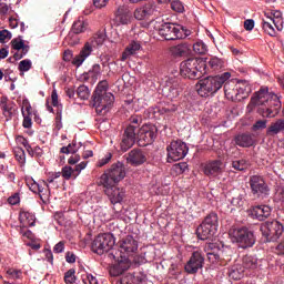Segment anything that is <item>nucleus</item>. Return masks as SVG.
I'll list each match as a JSON object with an SVG mask.
<instances>
[{"label": "nucleus", "instance_id": "f257e3e1", "mask_svg": "<svg viewBox=\"0 0 284 284\" xmlns=\"http://www.w3.org/2000/svg\"><path fill=\"white\" fill-rule=\"evenodd\" d=\"M159 129L154 124H144L136 130L135 125H128L122 135L120 149L122 152H128L136 142L140 148H148L156 141Z\"/></svg>", "mask_w": 284, "mask_h": 284}, {"label": "nucleus", "instance_id": "f03ea898", "mask_svg": "<svg viewBox=\"0 0 284 284\" xmlns=\"http://www.w3.org/2000/svg\"><path fill=\"white\" fill-rule=\"evenodd\" d=\"M281 100H278L277 94L270 93L267 88H261L254 93V97L251 98L247 110L252 112V110L257 106V112L261 116L274 119V116L281 112Z\"/></svg>", "mask_w": 284, "mask_h": 284}, {"label": "nucleus", "instance_id": "7ed1b4c3", "mask_svg": "<svg viewBox=\"0 0 284 284\" xmlns=\"http://www.w3.org/2000/svg\"><path fill=\"white\" fill-rule=\"evenodd\" d=\"M150 26L159 33L165 41H179V39H187L192 31L185 27L172 22L163 21V18H156L150 22Z\"/></svg>", "mask_w": 284, "mask_h": 284}, {"label": "nucleus", "instance_id": "20e7f679", "mask_svg": "<svg viewBox=\"0 0 284 284\" xmlns=\"http://www.w3.org/2000/svg\"><path fill=\"white\" fill-rule=\"evenodd\" d=\"M231 77H232V73L224 72L221 75H215V77L210 75L202 80H199L196 84L197 94H200L203 98H207V97H212V94H216V92L223 88V83H225V81H229Z\"/></svg>", "mask_w": 284, "mask_h": 284}, {"label": "nucleus", "instance_id": "39448f33", "mask_svg": "<svg viewBox=\"0 0 284 284\" xmlns=\"http://www.w3.org/2000/svg\"><path fill=\"white\" fill-rule=\"evenodd\" d=\"M180 74L184 79H201L203 74H207V62L201 58H189L181 62Z\"/></svg>", "mask_w": 284, "mask_h": 284}, {"label": "nucleus", "instance_id": "423d86ee", "mask_svg": "<svg viewBox=\"0 0 284 284\" xmlns=\"http://www.w3.org/2000/svg\"><path fill=\"white\" fill-rule=\"evenodd\" d=\"M123 179H125V164L116 162L104 171L98 184L102 185V187H114V185H119Z\"/></svg>", "mask_w": 284, "mask_h": 284}, {"label": "nucleus", "instance_id": "0eeeda50", "mask_svg": "<svg viewBox=\"0 0 284 284\" xmlns=\"http://www.w3.org/2000/svg\"><path fill=\"white\" fill-rule=\"evenodd\" d=\"M229 236L231 237V241L237 243L239 247H242V250L254 247V244L256 243L254 231L245 226L231 229L229 231Z\"/></svg>", "mask_w": 284, "mask_h": 284}, {"label": "nucleus", "instance_id": "6e6552de", "mask_svg": "<svg viewBox=\"0 0 284 284\" xmlns=\"http://www.w3.org/2000/svg\"><path fill=\"white\" fill-rule=\"evenodd\" d=\"M216 232H219V215L216 213L206 215L196 229L197 239L201 241L212 239Z\"/></svg>", "mask_w": 284, "mask_h": 284}, {"label": "nucleus", "instance_id": "1a4fd4ad", "mask_svg": "<svg viewBox=\"0 0 284 284\" xmlns=\"http://www.w3.org/2000/svg\"><path fill=\"white\" fill-rule=\"evenodd\" d=\"M260 230L262 236L265 239V243H274V241H278V237L283 234V224L276 220L266 221L261 224Z\"/></svg>", "mask_w": 284, "mask_h": 284}, {"label": "nucleus", "instance_id": "9d476101", "mask_svg": "<svg viewBox=\"0 0 284 284\" xmlns=\"http://www.w3.org/2000/svg\"><path fill=\"white\" fill-rule=\"evenodd\" d=\"M114 247V236L110 233L99 234L91 244V250L94 254H105Z\"/></svg>", "mask_w": 284, "mask_h": 284}, {"label": "nucleus", "instance_id": "9b49d317", "mask_svg": "<svg viewBox=\"0 0 284 284\" xmlns=\"http://www.w3.org/2000/svg\"><path fill=\"white\" fill-rule=\"evenodd\" d=\"M93 108H95L97 114L103 115L110 111L112 103H114V94H93Z\"/></svg>", "mask_w": 284, "mask_h": 284}, {"label": "nucleus", "instance_id": "f8f14e48", "mask_svg": "<svg viewBox=\"0 0 284 284\" xmlns=\"http://www.w3.org/2000/svg\"><path fill=\"white\" fill-rule=\"evenodd\" d=\"M166 150L169 163L171 161H181V159H185L189 152L187 144L181 140L172 141Z\"/></svg>", "mask_w": 284, "mask_h": 284}, {"label": "nucleus", "instance_id": "ddd939ff", "mask_svg": "<svg viewBox=\"0 0 284 284\" xmlns=\"http://www.w3.org/2000/svg\"><path fill=\"white\" fill-rule=\"evenodd\" d=\"M119 247L121 258H125V256H133V254L139 252V241H136L132 235H126L119 241Z\"/></svg>", "mask_w": 284, "mask_h": 284}, {"label": "nucleus", "instance_id": "4468645a", "mask_svg": "<svg viewBox=\"0 0 284 284\" xmlns=\"http://www.w3.org/2000/svg\"><path fill=\"white\" fill-rule=\"evenodd\" d=\"M203 265H205L203 253L194 251L184 266V272L186 274H199V270H203Z\"/></svg>", "mask_w": 284, "mask_h": 284}, {"label": "nucleus", "instance_id": "2eb2a0df", "mask_svg": "<svg viewBox=\"0 0 284 284\" xmlns=\"http://www.w3.org/2000/svg\"><path fill=\"white\" fill-rule=\"evenodd\" d=\"M250 186L252 194L257 196V199H263L270 195V187L265 183V180L258 175H253L250 178Z\"/></svg>", "mask_w": 284, "mask_h": 284}, {"label": "nucleus", "instance_id": "dca6fc26", "mask_svg": "<svg viewBox=\"0 0 284 284\" xmlns=\"http://www.w3.org/2000/svg\"><path fill=\"white\" fill-rule=\"evenodd\" d=\"M205 176L210 179H216V176H221L225 172V163L221 160H212L209 161L203 169Z\"/></svg>", "mask_w": 284, "mask_h": 284}, {"label": "nucleus", "instance_id": "f3484780", "mask_svg": "<svg viewBox=\"0 0 284 284\" xmlns=\"http://www.w3.org/2000/svg\"><path fill=\"white\" fill-rule=\"evenodd\" d=\"M156 6L153 3H146L142 8H139L134 11V17L138 21H143L150 19V17H156Z\"/></svg>", "mask_w": 284, "mask_h": 284}, {"label": "nucleus", "instance_id": "a211bd4d", "mask_svg": "<svg viewBox=\"0 0 284 284\" xmlns=\"http://www.w3.org/2000/svg\"><path fill=\"white\" fill-rule=\"evenodd\" d=\"M126 161L128 163H130V165L139 168V165H143V163L148 161V156L145 155V152H143V150L133 149L129 152Z\"/></svg>", "mask_w": 284, "mask_h": 284}, {"label": "nucleus", "instance_id": "6ab92c4d", "mask_svg": "<svg viewBox=\"0 0 284 284\" xmlns=\"http://www.w3.org/2000/svg\"><path fill=\"white\" fill-rule=\"evenodd\" d=\"M248 214L252 219H256V221H265V219L272 215V207L267 205L253 206L250 209Z\"/></svg>", "mask_w": 284, "mask_h": 284}, {"label": "nucleus", "instance_id": "aec40b11", "mask_svg": "<svg viewBox=\"0 0 284 284\" xmlns=\"http://www.w3.org/2000/svg\"><path fill=\"white\" fill-rule=\"evenodd\" d=\"M104 187V192L106 194V196L110 199L111 203L116 204V203H121V201H123V199H125V191H123V189H119L116 187V185L113 186H103Z\"/></svg>", "mask_w": 284, "mask_h": 284}, {"label": "nucleus", "instance_id": "412c9836", "mask_svg": "<svg viewBox=\"0 0 284 284\" xmlns=\"http://www.w3.org/2000/svg\"><path fill=\"white\" fill-rule=\"evenodd\" d=\"M88 166V162H81L80 164L75 165L74 169H72V166H63L62 168V172H60L63 176V179H65L67 181H70V179H77V176H79V174H81L82 170H85V168Z\"/></svg>", "mask_w": 284, "mask_h": 284}, {"label": "nucleus", "instance_id": "4be33fe9", "mask_svg": "<svg viewBox=\"0 0 284 284\" xmlns=\"http://www.w3.org/2000/svg\"><path fill=\"white\" fill-rule=\"evenodd\" d=\"M224 85V94L229 101H236V95L239 94L237 88H239V81L236 80H231V81H225L223 83Z\"/></svg>", "mask_w": 284, "mask_h": 284}, {"label": "nucleus", "instance_id": "5701e85b", "mask_svg": "<svg viewBox=\"0 0 284 284\" xmlns=\"http://www.w3.org/2000/svg\"><path fill=\"white\" fill-rule=\"evenodd\" d=\"M90 54H92V45L87 42L80 53L73 58L72 64L77 68H81V65H83V61H85Z\"/></svg>", "mask_w": 284, "mask_h": 284}, {"label": "nucleus", "instance_id": "b1692460", "mask_svg": "<svg viewBox=\"0 0 284 284\" xmlns=\"http://www.w3.org/2000/svg\"><path fill=\"white\" fill-rule=\"evenodd\" d=\"M19 221L22 227H34L37 217L34 216V213L21 209L19 213Z\"/></svg>", "mask_w": 284, "mask_h": 284}, {"label": "nucleus", "instance_id": "393cba45", "mask_svg": "<svg viewBox=\"0 0 284 284\" xmlns=\"http://www.w3.org/2000/svg\"><path fill=\"white\" fill-rule=\"evenodd\" d=\"M234 141L239 148H252L254 145V135L252 133H241L235 135Z\"/></svg>", "mask_w": 284, "mask_h": 284}, {"label": "nucleus", "instance_id": "a878e982", "mask_svg": "<svg viewBox=\"0 0 284 284\" xmlns=\"http://www.w3.org/2000/svg\"><path fill=\"white\" fill-rule=\"evenodd\" d=\"M221 254H223V251H221L215 243H211L206 246V256L210 263H219V261H221Z\"/></svg>", "mask_w": 284, "mask_h": 284}, {"label": "nucleus", "instance_id": "bb28decb", "mask_svg": "<svg viewBox=\"0 0 284 284\" xmlns=\"http://www.w3.org/2000/svg\"><path fill=\"white\" fill-rule=\"evenodd\" d=\"M236 101H243L252 93V87L246 81H237Z\"/></svg>", "mask_w": 284, "mask_h": 284}, {"label": "nucleus", "instance_id": "cd10ccee", "mask_svg": "<svg viewBox=\"0 0 284 284\" xmlns=\"http://www.w3.org/2000/svg\"><path fill=\"white\" fill-rule=\"evenodd\" d=\"M139 50H141V43L132 41L122 52L121 61H128V59H130V57H134Z\"/></svg>", "mask_w": 284, "mask_h": 284}, {"label": "nucleus", "instance_id": "c85d7f7f", "mask_svg": "<svg viewBox=\"0 0 284 284\" xmlns=\"http://www.w3.org/2000/svg\"><path fill=\"white\" fill-rule=\"evenodd\" d=\"M128 270H130V262H128V260L124 258V261L121 260L116 265L111 267L109 273L110 276H121V274L128 272Z\"/></svg>", "mask_w": 284, "mask_h": 284}, {"label": "nucleus", "instance_id": "c756f323", "mask_svg": "<svg viewBox=\"0 0 284 284\" xmlns=\"http://www.w3.org/2000/svg\"><path fill=\"white\" fill-rule=\"evenodd\" d=\"M284 131V119H278L273 122L266 130L267 136H276V134H281Z\"/></svg>", "mask_w": 284, "mask_h": 284}, {"label": "nucleus", "instance_id": "7c9ffc66", "mask_svg": "<svg viewBox=\"0 0 284 284\" xmlns=\"http://www.w3.org/2000/svg\"><path fill=\"white\" fill-rule=\"evenodd\" d=\"M244 270H256L258 267V257L256 255H245L242 258Z\"/></svg>", "mask_w": 284, "mask_h": 284}, {"label": "nucleus", "instance_id": "2f4dec72", "mask_svg": "<svg viewBox=\"0 0 284 284\" xmlns=\"http://www.w3.org/2000/svg\"><path fill=\"white\" fill-rule=\"evenodd\" d=\"M171 53L173 54V57H185V55L190 54V44L180 43L175 47H172Z\"/></svg>", "mask_w": 284, "mask_h": 284}, {"label": "nucleus", "instance_id": "473e14b6", "mask_svg": "<svg viewBox=\"0 0 284 284\" xmlns=\"http://www.w3.org/2000/svg\"><path fill=\"white\" fill-rule=\"evenodd\" d=\"M225 62L219 58H211L206 63L207 70H212V72H219V70H223Z\"/></svg>", "mask_w": 284, "mask_h": 284}, {"label": "nucleus", "instance_id": "72a5a7b5", "mask_svg": "<svg viewBox=\"0 0 284 284\" xmlns=\"http://www.w3.org/2000/svg\"><path fill=\"white\" fill-rule=\"evenodd\" d=\"M244 272H245V268L236 264L230 268L229 276L230 278H233V281H241V278H243Z\"/></svg>", "mask_w": 284, "mask_h": 284}, {"label": "nucleus", "instance_id": "f704fd0d", "mask_svg": "<svg viewBox=\"0 0 284 284\" xmlns=\"http://www.w3.org/2000/svg\"><path fill=\"white\" fill-rule=\"evenodd\" d=\"M116 21L122 26H128V23H130V13L125 12V7L118 8Z\"/></svg>", "mask_w": 284, "mask_h": 284}, {"label": "nucleus", "instance_id": "c9c22d12", "mask_svg": "<svg viewBox=\"0 0 284 284\" xmlns=\"http://www.w3.org/2000/svg\"><path fill=\"white\" fill-rule=\"evenodd\" d=\"M85 30H88V22H85L81 19L73 22L72 28H71V32H73V34H81V33L85 32Z\"/></svg>", "mask_w": 284, "mask_h": 284}, {"label": "nucleus", "instance_id": "e433bc0d", "mask_svg": "<svg viewBox=\"0 0 284 284\" xmlns=\"http://www.w3.org/2000/svg\"><path fill=\"white\" fill-rule=\"evenodd\" d=\"M77 95L79 99H82V101H88L90 99V89L82 84L77 89Z\"/></svg>", "mask_w": 284, "mask_h": 284}, {"label": "nucleus", "instance_id": "4c0bfd02", "mask_svg": "<svg viewBox=\"0 0 284 284\" xmlns=\"http://www.w3.org/2000/svg\"><path fill=\"white\" fill-rule=\"evenodd\" d=\"M193 52L195 54H206L207 53V44L203 41H197L193 44Z\"/></svg>", "mask_w": 284, "mask_h": 284}, {"label": "nucleus", "instance_id": "58836bf2", "mask_svg": "<svg viewBox=\"0 0 284 284\" xmlns=\"http://www.w3.org/2000/svg\"><path fill=\"white\" fill-rule=\"evenodd\" d=\"M1 108L4 116H7V119H12V105L8 104V98H2Z\"/></svg>", "mask_w": 284, "mask_h": 284}, {"label": "nucleus", "instance_id": "ea45409f", "mask_svg": "<svg viewBox=\"0 0 284 284\" xmlns=\"http://www.w3.org/2000/svg\"><path fill=\"white\" fill-rule=\"evenodd\" d=\"M77 271L74 268H70L64 273V283L65 284H74L77 283Z\"/></svg>", "mask_w": 284, "mask_h": 284}, {"label": "nucleus", "instance_id": "a19ab883", "mask_svg": "<svg viewBox=\"0 0 284 284\" xmlns=\"http://www.w3.org/2000/svg\"><path fill=\"white\" fill-rule=\"evenodd\" d=\"M262 28L264 32H266V34H268L270 37H276V29H274V26L272 24V22L263 20Z\"/></svg>", "mask_w": 284, "mask_h": 284}, {"label": "nucleus", "instance_id": "79ce46f5", "mask_svg": "<svg viewBox=\"0 0 284 284\" xmlns=\"http://www.w3.org/2000/svg\"><path fill=\"white\" fill-rule=\"evenodd\" d=\"M14 156L21 168H23V165H26V151L21 148H17L14 150Z\"/></svg>", "mask_w": 284, "mask_h": 284}, {"label": "nucleus", "instance_id": "37998d69", "mask_svg": "<svg viewBox=\"0 0 284 284\" xmlns=\"http://www.w3.org/2000/svg\"><path fill=\"white\" fill-rule=\"evenodd\" d=\"M105 42V32H97L92 38V45H103Z\"/></svg>", "mask_w": 284, "mask_h": 284}, {"label": "nucleus", "instance_id": "c03bdc74", "mask_svg": "<svg viewBox=\"0 0 284 284\" xmlns=\"http://www.w3.org/2000/svg\"><path fill=\"white\" fill-rule=\"evenodd\" d=\"M247 161L246 160H235L232 162L233 170H237L239 172H243V170H247Z\"/></svg>", "mask_w": 284, "mask_h": 284}, {"label": "nucleus", "instance_id": "a18cd8bd", "mask_svg": "<svg viewBox=\"0 0 284 284\" xmlns=\"http://www.w3.org/2000/svg\"><path fill=\"white\" fill-rule=\"evenodd\" d=\"M18 70L20 72H29V70H32V61L30 59L20 61Z\"/></svg>", "mask_w": 284, "mask_h": 284}, {"label": "nucleus", "instance_id": "49530a36", "mask_svg": "<svg viewBox=\"0 0 284 284\" xmlns=\"http://www.w3.org/2000/svg\"><path fill=\"white\" fill-rule=\"evenodd\" d=\"M93 94H111L110 92H108V81L99 82Z\"/></svg>", "mask_w": 284, "mask_h": 284}, {"label": "nucleus", "instance_id": "de8ad7c7", "mask_svg": "<svg viewBox=\"0 0 284 284\" xmlns=\"http://www.w3.org/2000/svg\"><path fill=\"white\" fill-rule=\"evenodd\" d=\"M77 143L72 142V144H69L68 146H62L60 149L61 154H77Z\"/></svg>", "mask_w": 284, "mask_h": 284}, {"label": "nucleus", "instance_id": "09e8293b", "mask_svg": "<svg viewBox=\"0 0 284 284\" xmlns=\"http://www.w3.org/2000/svg\"><path fill=\"white\" fill-rule=\"evenodd\" d=\"M171 10L174 12L183 13L185 12V7L183 6V2L181 0H175L171 2Z\"/></svg>", "mask_w": 284, "mask_h": 284}, {"label": "nucleus", "instance_id": "8fccbe9b", "mask_svg": "<svg viewBox=\"0 0 284 284\" xmlns=\"http://www.w3.org/2000/svg\"><path fill=\"white\" fill-rule=\"evenodd\" d=\"M21 113L23 116L22 126L27 130H30V128H32V115L26 114V111L23 109H21Z\"/></svg>", "mask_w": 284, "mask_h": 284}, {"label": "nucleus", "instance_id": "3c124183", "mask_svg": "<svg viewBox=\"0 0 284 284\" xmlns=\"http://www.w3.org/2000/svg\"><path fill=\"white\" fill-rule=\"evenodd\" d=\"M231 203L232 205H234V207H243V205H245V197L243 196V194H240L233 197Z\"/></svg>", "mask_w": 284, "mask_h": 284}, {"label": "nucleus", "instance_id": "603ef678", "mask_svg": "<svg viewBox=\"0 0 284 284\" xmlns=\"http://www.w3.org/2000/svg\"><path fill=\"white\" fill-rule=\"evenodd\" d=\"M26 42H23V39H21V37L19 38H14L13 40H11V48L13 50H21V48H23Z\"/></svg>", "mask_w": 284, "mask_h": 284}, {"label": "nucleus", "instance_id": "864d4df0", "mask_svg": "<svg viewBox=\"0 0 284 284\" xmlns=\"http://www.w3.org/2000/svg\"><path fill=\"white\" fill-rule=\"evenodd\" d=\"M51 103L53 108H58V110H62V105L59 104V94L57 93V90H53L51 93Z\"/></svg>", "mask_w": 284, "mask_h": 284}, {"label": "nucleus", "instance_id": "5fc2aeb1", "mask_svg": "<svg viewBox=\"0 0 284 284\" xmlns=\"http://www.w3.org/2000/svg\"><path fill=\"white\" fill-rule=\"evenodd\" d=\"M265 128H267V120H258L253 124L252 130L256 132L258 130H265Z\"/></svg>", "mask_w": 284, "mask_h": 284}, {"label": "nucleus", "instance_id": "6e6d98bb", "mask_svg": "<svg viewBox=\"0 0 284 284\" xmlns=\"http://www.w3.org/2000/svg\"><path fill=\"white\" fill-rule=\"evenodd\" d=\"M267 19H270V21H272L273 26H275L276 30H278V32L283 31V20L282 19H274L272 18V16H267Z\"/></svg>", "mask_w": 284, "mask_h": 284}, {"label": "nucleus", "instance_id": "4d7b16f0", "mask_svg": "<svg viewBox=\"0 0 284 284\" xmlns=\"http://www.w3.org/2000/svg\"><path fill=\"white\" fill-rule=\"evenodd\" d=\"M6 39L10 41V39H12V33L8 30L0 31V43H6Z\"/></svg>", "mask_w": 284, "mask_h": 284}, {"label": "nucleus", "instance_id": "13d9d810", "mask_svg": "<svg viewBox=\"0 0 284 284\" xmlns=\"http://www.w3.org/2000/svg\"><path fill=\"white\" fill-rule=\"evenodd\" d=\"M8 203L10 205H18V203H21V197L19 196V193H14L13 195L9 196Z\"/></svg>", "mask_w": 284, "mask_h": 284}, {"label": "nucleus", "instance_id": "bf43d9fd", "mask_svg": "<svg viewBox=\"0 0 284 284\" xmlns=\"http://www.w3.org/2000/svg\"><path fill=\"white\" fill-rule=\"evenodd\" d=\"M22 110L26 112V114L32 115V105H30V101L28 100L22 101Z\"/></svg>", "mask_w": 284, "mask_h": 284}, {"label": "nucleus", "instance_id": "052dcab7", "mask_svg": "<svg viewBox=\"0 0 284 284\" xmlns=\"http://www.w3.org/2000/svg\"><path fill=\"white\" fill-rule=\"evenodd\" d=\"M63 250H65V242H63V241H60L53 247L54 254H61V253H63Z\"/></svg>", "mask_w": 284, "mask_h": 284}, {"label": "nucleus", "instance_id": "680f3d73", "mask_svg": "<svg viewBox=\"0 0 284 284\" xmlns=\"http://www.w3.org/2000/svg\"><path fill=\"white\" fill-rule=\"evenodd\" d=\"M82 282L84 284H99V281L92 274H87V276L82 278Z\"/></svg>", "mask_w": 284, "mask_h": 284}, {"label": "nucleus", "instance_id": "e2e57ef3", "mask_svg": "<svg viewBox=\"0 0 284 284\" xmlns=\"http://www.w3.org/2000/svg\"><path fill=\"white\" fill-rule=\"evenodd\" d=\"M16 141L18 143H20L21 145H23V148H26V150H30V143L28 142V140L26 138H23L22 135H18L16 138Z\"/></svg>", "mask_w": 284, "mask_h": 284}, {"label": "nucleus", "instance_id": "0e129e2a", "mask_svg": "<svg viewBox=\"0 0 284 284\" xmlns=\"http://www.w3.org/2000/svg\"><path fill=\"white\" fill-rule=\"evenodd\" d=\"M10 6L6 2H0V17H6L8 12L10 11Z\"/></svg>", "mask_w": 284, "mask_h": 284}, {"label": "nucleus", "instance_id": "69168bd1", "mask_svg": "<svg viewBox=\"0 0 284 284\" xmlns=\"http://www.w3.org/2000/svg\"><path fill=\"white\" fill-rule=\"evenodd\" d=\"M61 112H62V110L58 109L57 113H55V128H57V130H61V128H63V125L61 124Z\"/></svg>", "mask_w": 284, "mask_h": 284}, {"label": "nucleus", "instance_id": "338daca9", "mask_svg": "<svg viewBox=\"0 0 284 284\" xmlns=\"http://www.w3.org/2000/svg\"><path fill=\"white\" fill-rule=\"evenodd\" d=\"M65 261L67 263H77V255L72 252H67Z\"/></svg>", "mask_w": 284, "mask_h": 284}, {"label": "nucleus", "instance_id": "774afa93", "mask_svg": "<svg viewBox=\"0 0 284 284\" xmlns=\"http://www.w3.org/2000/svg\"><path fill=\"white\" fill-rule=\"evenodd\" d=\"M244 29L251 32V30H254V21L252 19L244 21Z\"/></svg>", "mask_w": 284, "mask_h": 284}]
</instances>
